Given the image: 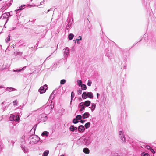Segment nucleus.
Here are the masks:
<instances>
[{
  "mask_svg": "<svg viewBox=\"0 0 156 156\" xmlns=\"http://www.w3.org/2000/svg\"><path fill=\"white\" fill-rule=\"evenodd\" d=\"M9 119L11 121H15L16 122H19L20 120V117L19 115H16L11 114L9 117Z\"/></svg>",
  "mask_w": 156,
  "mask_h": 156,
  "instance_id": "obj_1",
  "label": "nucleus"
},
{
  "mask_svg": "<svg viewBox=\"0 0 156 156\" xmlns=\"http://www.w3.org/2000/svg\"><path fill=\"white\" fill-rule=\"evenodd\" d=\"M93 133L91 132L89 136L87 137H86L84 139L85 144L86 145H88L91 143V135Z\"/></svg>",
  "mask_w": 156,
  "mask_h": 156,
  "instance_id": "obj_2",
  "label": "nucleus"
},
{
  "mask_svg": "<svg viewBox=\"0 0 156 156\" xmlns=\"http://www.w3.org/2000/svg\"><path fill=\"white\" fill-rule=\"evenodd\" d=\"M119 137L121 140L122 142L123 143L125 142L126 141L123 132L122 131H120L119 132Z\"/></svg>",
  "mask_w": 156,
  "mask_h": 156,
  "instance_id": "obj_3",
  "label": "nucleus"
},
{
  "mask_svg": "<svg viewBox=\"0 0 156 156\" xmlns=\"http://www.w3.org/2000/svg\"><path fill=\"white\" fill-rule=\"evenodd\" d=\"M47 88V86L45 84L44 86L41 87L39 89L38 91L41 94L45 92Z\"/></svg>",
  "mask_w": 156,
  "mask_h": 156,
  "instance_id": "obj_4",
  "label": "nucleus"
},
{
  "mask_svg": "<svg viewBox=\"0 0 156 156\" xmlns=\"http://www.w3.org/2000/svg\"><path fill=\"white\" fill-rule=\"evenodd\" d=\"M65 57L67 56L69 53V49L67 47H66L63 50Z\"/></svg>",
  "mask_w": 156,
  "mask_h": 156,
  "instance_id": "obj_5",
  "label": "nucleus"
},
{
  "mask_svg": "<svg viewBox=\"0 0 156 156\" xmlns=\"http://www.w3.org/2000/svg\"><path fill=\"white\" fill-rule=\"evenodd\" d=\"M11 16L12 15H10L9 12H8L6 13H4L3 14L1 17V18L2 19L8 18L9 16Z\"/></svg>",
  "mask_w": 156,
  "mask_h": 156,
  "instance_id": "obj_6",
  "label": "nucleus"
},
{
  "mask_svg": "<svg viewBox=\"0 0 156 156\" xmlns=\"http://www.w3.org/2000/svg\"><path fill=\"white\" fill-rule=\"evenodd\" d=\"M78 107L80 108V111L81 112L83 111L85 108V106L83 104V102L80 103L78 106Z\"/></svg>",
  "mask_w": 156,
  "mask_h": 156,
  "instance_id": "obj_7",
  "label": "nucleus"
},
{
  "mask_svg": "<svg viewBox=\"0 0 156 156\" xmlns=\"http://www.w3.org/2000/svg\"><path fill=\"white\" fill-rule=\"evenodd\" d=\"M78 129L79 132H82L84 131L85 129L84 126L80 125L79 126Z\"/></svg>",
  "mask_w": 156,
  "mask_h": 156,
  "instance_id": "obj_8",
  "label": "nucleus"
},
{
  "mask_svg": "<svg viewBox=\"0 0 156 156\" xmlns=\"http://www.w3.org/2000/svg\"><path fill=\"white\" fill-rule=\"evenodd\" d=\"M91 102L90 101H85L84 103H83V104L85 106L88 107L90 104Z\"/></svg>",
  "mask_w": 156,
  "mask_h": 156,
  "instance_id": "obj_9",
  "label": "nucleus"
},
{
  "mask_svg": "<svg viewBox=\"0 0 156 156\" xmlns=\"http://www.w3.org/2000/svg\"><path fill=\"white\" fill-rule=\"evenodd\" d=\"M90 115L89 113L88 112L85 113L82 116L83 119L87 118L89 117Z\"/></svg>",
  "mask_w": 156,
  "mask_h": 156,
  "instance_id": "obj_10",
  "label": "nucleus"
},
{
  "mask_svg": "<svg viewBox=\"0 0 156 156\" xmlns=\"http://www.w3.org/2000/svg\"><path fill=\"white\" fill-rule=\"evenodd\" d=\"M53 108L54 106L52 104H50V105H48L47 107V108H48L49 109L50 111L49 112H50L52 111Z\"/></svg>",
  "mask_w": 156,
  "mask_h": 156,
  "instance_id": "obj_11",
  "label": "nucleus"
},
{
  "mask_svg": "<svg viewBox=\"0 0 156 156\" xmlns=\"http://www.w3.org/2000/svg\"><path fill=\"white\" fill-rule=\"evenodd\" d=\"M69 129L71 131H74V130H77V128L74 126L71 125L70 126Z\"/></svg>",
  "mask_w": 156,
  "mask_h": 156,
  "instance_id": "obj_12",
  "label": "nucleus"
},
{
  "mask_svg": "<svg viewBox=\"0 0 156 156\" xmlns=\"http://www.w3.org/2000/svg\"><path fill=\"white\" fill-rule=\"evenodd\" d=\"M82 98L83 99H86L87 97V93L86 92H84L82 94Z\"/></svg>",
  "mask_w": 156,
  "mask_h": 156,
  "instance_id": "obj_13",
  "label": "nucleus"
},
{
  "mask_svg": "<svg viewBox=\"0 0 156 156\" xmlns=\"http://www.w3.org/2000/svg\"><path fill=\"white\" fill-rule=\"evenodd\" d=\"M24 6L25 5H23L21 6L20 7H18L17 8V9H16L15 10V11H16V12H18V11L19 10L23 9L24 8Z\"/></svg>",
  "mask_w": 156,
  "mask_h": 156,
  "instance_id": "obj_14",
  "label": "nucleus"
},
{
  "mask_svg": "<svg viewBox=\"0 0 156 156\" xmlns=\"http://www.w3.org/2000/svg\"><path fill=\"white\" fill-rule=\"evenodd\" d=\"M49 133L47 131H45L43 132L42 134L41 135L42 136H48L49 134Z\"/></svg>",
  "mask_w": 156,
  "mask_h": 156,
  "instance_id": "obj_15",
  "label": "nucleus"
},
{
  "mask_svg": "<svg viewBox=\"0 0 156 156\" xmlns=\"http://www.w3.org/2000/svg\"><path fill=\"white\" fill-rule=\"evenodd\" d=\"M87 96L90 98H92L93 97V93L91 92L87 93Z\"/></svg>",
  "mask_w": 156,
  "mask_h": 156,
  "instance_id": "obj_16",
  "label": "nucleus"
},
{
  "mask_svg": "<svg viewBox=\"0 0 156 156\" xmlns=\"http://www.w3.org/2000/svg\"><path fill=\"white\" fill-rule=\"evenodd\" d=\"M89 108H91V110L93 111L95 108L96 105L94 103H92L91 107Z\"/></svg>",
  "mask_w": 156,
  "mask_h": 156,
  "instance_id": "obj_17",
  "label": "nucleus"
},
{
  "mask_svg": "<svg viewBox=\"0 0 156 156\" xmlns=\"http://www.w3.org/2000/svg\"><path fill=\"white\" fill-rule=\"evenodd\" d=\"M83 151L84 153L86 154H89L90 152L89 149L87 148H84L83 149Z\"/></svg>",
  "mask_w": 156,
  "mask_h": 156,
  "instance_id": "obj_18",
  "label": "nucleus"
},
{
  "mask_svg": "<svg viewBox=\"0 0 156 156\" xmlns=\"http://www.w3.org/2000/svg\"><path fill=\"white\" fill-rule=\"evenodd\" d=\"M14 54L15 56H17V55L22 56L23 54V53L22 52H14Z\"/></svg>",
  "mask_w": 156,
  "mask_h": 156,
  "instance_id": "obj_19",
  "label": "nucleus"
},
{
  "mask_svg": "<svg viewBox=\"0 0 156 156\" xmlns=\"http://www.w3.org/2000/svg\"><path fill=\"white\" fill-rule=\"evenodd\" d=\"M6 90H7L9 91V92H11V91H12L13 90H15V89H14L13 88L9 87H7L6 88Z\"/></svg>",
  "mask_w": 156,
  "mask_h": 156,
  "instance_id": "obj_20",
  "label": "nucleus"
},
{
  "mask_svg": "<svg viewBox=\"0 0 156 156\" xmlns=\"http://www.w3.org/2000/svg\"><path fill=\"white\" fill-rule=\"evenodd\" d=\"M49 151L48 150H46L43 153V155L42 156H47L48 153Z\"/></svg>",
  "mask_w": 156,
  "mask_h": 156,
  "instance_id": "obj_21",
  "label": "nucleus"
},
{
  "mask_svg": "<svg viewBox=\"0 0 156 156\" xmlns=\"http://www.w3.org/2000/svg\"><path fill=\"white\" fill-rule=\"evenodd\" d=\"M74 37V35L73 34L71 33L69 35L68 38L69 40H71Z\"/></svg>",
  "mask_w": 156,
  "mask_h": 156,
  "instance_id": "obj_22",
  "label": "nucleus"
},
{
  "mask_svg": "<svg viewBox=\"0 0 156 156\" xmlns=\"http://www.w3.org/2000/svg\"><path fill=\"white\" fill-rule=\"evenodd\" d=\"M80 87H81V88L83 90H85L87 89L86 86L84 84H82Z\"/></svg>",
  "mask_w": 156,
  "mask_h": 156,
  "instance_id": "obj_23",
  "label": "nucleus"
},
{
  "mask_svg": "<svg viewBox=\"0 0 156 156\" xmlns=\"http://www.w3.org/2000/svg\"><path fill=\"white\" fill-rule=\"evenodd\" d=\"M77 82L78 85L80 87L82 84V83L81 80H78L77 81Z\"/></svg>",
  "mask_w": 156,
  "mask_h": 156,
  "instance_id": "obj_24",
  "label": "nucleus"
},
{
  "mask_svg": "<svg viewBox=\"0 0 156 156\" xmlns=\"http://www.w3.org/2000/svg\"><path fill=\"white\" fill-rule=\"evenodd\" d=\"M90 123L89 122H87L85 124V126L86 128V129H87L90 127Z\"/></svg>",
  "mask_w": 156,
  "mask_h": 156,
  "instance_id": "obj_25",
  "label": "nucleus"
},
{
  "mask_svg": "<svg viewBox=\"0 0 156 156\" xmlns=\"http://www.w3.org/2000/svg\"><path fill=\"white\" fill-rule=\"evenodd\" d=\"M74 96V93H73V92H72L71 93V101H70V103H71L72 102V101L73 100V98Z\"/></svg>",
  "mask_w": 156,
  "mask_h": 156,
  "instance_id": "obj_26",
  "label": "nucleus"
},
{
  "mask_svg": "<svg viewBox=\"0 0 156 156\" xmlns=\"http://www.w3.org/2000/svg\"><path fill=\"white\" fill-rule=\"evenodd\" d=\"M82 118V116L80 115H78L76 116V119L77 120H80Z\"/></svg>",
  "mask_w": 156,
  "mask_h": 156,
  "instance_id": "obj_27",
  "label": "nucleus"
},
{
  "mask_svg": "<svg viewBox=\"0 0 156 156\" xmlns=\"http://www.w3.org/2000/svg\"><path fill=\"white\" fill-rule=\"evenodd\" d=\"M142 156H149V154L147 153H146L145 152H143L142 153Z\"/></svg>",
  "mask_w": 156,
  "mask_h": 156,
  "instance_id": "obj_28",
  "label": "nucleus"
},
{
  "mask_svg": "<svg viewBox=\"0 0 156 156\" xmlns=\"http://www.w3.org/2000/svg\"><path fill=\"white\" fill-rule=\"evenodd\" d=\"M92 84V82L90 80H88V82L87 83V85L89 86H91V84Z\"/></svg>",
  "mask_w": 156,
  "mask_h": 156,
  "instance_id": "obj_29",
  "label": "nucleus"
},
{
  "mask_svg": "<svg viewBox=\"0 0 156 156\" xmlns=\"http://www.w3.org/2000/svg\"><path fill=\"white\" fill-rule=\"evenodd\" d=\"M66 82V80L64 79L60 81V83L61 84H63Z\"/></svg>",
  "mask_w": 156,
  "mask_h": 156,
  "instance_id": "obj_30",
  "label": "nucleus"
},
{
  "mask_svg": "<svg viewBox=\"0 0 156 156\" xmlns=\"http://www.w3.org/2000/svg\"><path fill=\"white\" fill-rule=\"evenodd\" d=\"M26 66H25V67H24L23 68H22L21 69H20V70H13V71L14 72H20V71H21V70H22L23 69H24V68H25Z\"/></svg>",
  "mask_w": 156,
  "mask_h": 156,
  "instance_id": "obj_31",
  "label": "nucleus"
},
{
  "mask_svg": "<svg viewBox=\"0 0 156 156\" xmlns=\"http://www.w3.org/2000/svg\"><path fill=\"white\" fill-rule=\"evenodd\" d=\"M10 36L9 35L8 36V37L6 39L5 41L7 43H8L10 41Z\"/></svg>",
  "mask_w": 156,
  "mask_h": 156,
  "instance_id": "obj_32",
  "label": "nucleus"
},
{
  "mask_svg": "<svg viewBox=\"0 0 156 156\" xmlns=\"http://www.w3.org/2000/svg\"><path fill=\"white\" fill-rule=\"evenodd\" d=\"M73 122L74 124H76L78 122V121L76 119H74L73 121Z\"/></svg>",
  "mask_w": 156,
  "mask_h": 156,
  "instance_id": "obj_33",
  "label": "nucleus"
},
{
  "mask_svg": "<svg viewBox=\"0 0 156 156\" xmlns=\"http://www.w3.org/2000/svg\"><path fill=\"white\" fill-rule=\"evenodd\" d=\"M53 93V92H52L51 94L50 95L49 99L51 101L54 98V96L52 95V94Z\"/></svg>",
  "mask_w": 156,
  "mask_h": 156,
  "instance_id": "obj_34",
  "label": "nucleus"
},
{
  "mask_svg": "<svg viewBox=\"0 0 156 156\" xmlns=\"http://www.w3.org/2000/svg\"><path fill=\"white\" fill-rule=\"evenodd\" d=\"M13 103L14 105H15V106L17 105V104H18V102L17 101V100H16L15 101H14L13 102Z\"/></svg>",
  "mask_w": 156,
  "mask_h": 156,
  "instance_id": "obj_35",
  "label": "nucleus"
},
{
  "mask_svg": "<svg viewBox=\"0 0 156 156\" xmlns=\"http://www.w3.org/2000/svg\"><path fill=\"white\" fill-rule=\"evenodd\" d=\"M22 149L23 150H24V151L25 152H27V149L25 147H22Z\"/></svg>",
  "mask_w": 156,
  "mask_h": 156,
  "instance_id": "obj_36",
  "label": "nucleus"
},
{
  "mask_svg": "<svg viewBox=\"0 0 156 156\" xmlns=\"http://www.w3.org/2000/svg\"><path fill=\"white\" fill-rule=\"evenodd\" d=\"M82 90L80 89H79L77 90V93L78 94H80L82 93Z\"/></svg>",
  "mask_w": 156,
  "mask_h": 156,
  "instance_id": "obj_37",
  "label": "nucleus"
},
{
  "mask_svg": "<svg viewBox=\"0 0 156 156\" xmlns=\"http://www.w3.org/2000/svg\"><path fill=\"white\" fill-rule=\"evenodd\" d=\"M44 1V0H43V1H42V2H41L40 3V4L39 5H37V6H36V5H34L33 6V7H35V6H37V7H38L39 5H42V3H43V2Z\"/></svg>",
  "mask_w": 156,
  "mask_h": 156,
  "instance_id": "obj_38",
  "label": "nucleus"
},
{
  "mask_svg": "<svg viewBox=\"0 0 156 156\" xmlns=\"http://www.w3.org/2000/svg\"><path fill=\"white\" fill-rule=\"evenodd\" d=\"M78 38H78V39H76V41H78L79 40H81L82 39V38H81V37L80 36H79L78 37Z\"/></svg>",
  "mask_w": 156,
  "mask_h": 156,
  "instance_id": "obj_39",
  "label": "nucleus"
},
{
  "mask_svg": "<svg viewBox=\"0 0 156 156\" xmlns=\"http://www.w3.org/2000/svg\"><path fill=\"white\" fill-rule=\"evenodd\" d=\"M145 148H147L148 149H150L151 148L150 147V146H148V145H146L145 146Z\"/></svg>",
  "mask_w": 156,
  "mask_h": 156,
  "instance_id": "obj_40",
  "label": "nucleus"
},
{
  "mask_svg": "<svg viewBox=\"0 0 156 156\" xmlns=\"http://www.w3.org/2000/svg\"><path fill=\"white\" fill-rule=\"evenodd\" d=\"M27 56L26 55H23V58L24 59H26V58L27 57Z\"/></svg>",
  "mask_w": 156,
  "mask_h": 156,
  "instance_id": "obj_41",
  "label": "nucleus"
},
{
  "mask_svg": "<svg viewBox=\"0 0 156 156\" xmlns=\"http://www.w3.org/2000/svg\"><path fill=\"white\" fill-rule=\"evenodd\" d=\"M78 100H79V101H80V102H81L82 101V99L81 98H78Z\"/></svg>",
  "mask_w": 156,
  "mask_h": 156,
  "instance_id": "obj_42",
  "label": "nucleus"
},
{
  "mask_svg": "<svg viewBox=\"0 0 156 156\" xmlns=\"http://www.w3.org/2000/svg\"><path fill=\"white\" fill-rule=\"evenodd\" d=\"M114 156H120V155L119 156L118 153H115L114 154Z\"/></svg>",
  "mask_w": 156,
  "mask_h": 156,
  "instance_id": "obj_43",
  "label": "nucleus"
},
{
  "mask_svg": "<svg viewBox=\"0 0 156 156\" xmlns=\"http://www.w3.org/2000/svg\"><path fill=\"white\" fill-rule=\"evenodd\" d=\"M150 151H151L153 153H154V150L152 148H150Z\"/></svg>",
  "mask_w": 156,
  "mask_h": 156,
  "instance_id": "obj_44",
  "label": "nucleus"
},
{
  "mask_svg": "<svg viewBox=\"0 0 156 156\" xmlns=\"http://www.w3.org/2000/svg\"><path fill=\"white\" fill-rule=\"evenodd\" d=\"M5 87H4L2 85H0V88H5Z\"/></svg>",
  "mask_w": 156,
  "mask_h": 156,
  "instance_id": "obj_45",
  "label": "nucleus"
},
{
  "mask_svg": "<svg viewBox=\"0 0 156 156\" xmlns=\"http://www.w3.org/2000/svg\"><path fill=\"white\" fill-rule=\"evenodd\" d=\"M80 122L82 123H84V122H85V121L84 120H81L80 121Z\"/></svg>",
  "mask_w": 156,
  "mask_h": 156,
  "instance_id": "obj_46",
  "label": "nucleus"
},
{
  "mask_svg": "<svg viewBox=\"0 0 156 156\" xmlns=\"http://www.w3.org/2000/svg\"><path fill=\"white\" fill-rule=\"evenodd\" d=\"M99 94H98V93H97V98H98V96H99Z\"/></svg>",
  "mask_w": 156,
  "mask_h": 156,
  "instance_id": "obj_47",
  "label": "nucleus"
},
{
  "mask_svg": "<svg viewBox=\"0 0 156 156\" xmlns=\"http://www.w3.org/2000/svg\"><path fill=\"white\" fill-rule=\"evenodd\" d=\"M50 11V9H49L48 10L47 12H46V13H48L49 11Z\"/></svg>",
  "mask_w": 156,
  "mask_h": 156,
  "instance_id": "obj_48",
  "label": "nucleus"
},
{
  "mask_svg": "<svg viewBox=\"0 0 156 156\" xmlns=\"http://www.w3.org/2000/svg\"><path fill=\"white\" fill-rule=\"evenodd\" d=\"M36 126V127H35V128H36V127L37 126V124L36 125H35Z\"/></svg>",
  "mask_w": 156,
  "mask_h": 156,
  "instance_id": "obj_49",
  "label": "nucleus"
},
{
  "mask_svg": "<svg viewBox=\"0 0 156 156\" xmlns=\"http://www.w3.org/2000/svg\"><path fill=\"white\" fill-rule=\"evenodd\" d=\"M64 156V155H63V154H62V155H61V156Z\"/></svg>",
  "mask_w": 156,
  "mask_h": 156,
  "instance_id": "obj_50",
  "label": "nucleus"
},
{
  "mask_svg": "<svg viewBox=\"0 0 156 156\" xmlns=\"http://www.w3.org/2000/svg\"><path fill=\"white\" fill-rule=\"evenodd\" d=\"M8 19H7L6 21V23L7 22V21H8Z\"/></svg>",
  "mask_w": 156,
  "mask_h": 156,
  "instance_id": "obj_51",
  "label": "nucleus"
},
{
  "mask_svg": "<svg viewBox=\"0 0 156 156\" xmlns=\"http://www.w3.org/2000/svg\"><path fill=\"white\" fill-rule=\"evenodd\" d=\"M15 28H15H13L12 30H14Z\"/></svg>",
  "mask_w": 156,
  "mask_h": 156,
  "instance_id": "obj_52",
  "label": "nucleus"
},
{
  "mask_svg": "<svg viewBox=\"0 0 156 156\" xmlns=\"http://www.w3.org/2000/svg\"><path fill=\"white\" fill-rule=\"evenodd\" d=\"M3 92H5V91L4 90H3Z\"/></svg>",
  "mask_w": 156,
  "mask_h": 156,
  "instance_id": "obj_53",
  "label": "nucleus"
},
{
  "mask_svg": "<svg viewBox=\"0 0 156 156\" xmlns=\"http://www.w3.org/2000/svg\"><path fill=\"white\" fill-rule=\"evenodd\" d=\"M18 24H20V23H18Z\"/></svg>",
  "mask_w": 156,
  "mask_h": 156,
  "instance_id": "obj_54",
  "label": "nucleus"
},
{
  "mask_svg": "<svg viewBox=\"0 0 156 156\" xmlns=\"http://www.w3.org/2000/svg\"><path fill=\"white\" fill-rule=\"evenodd\" d=\"M48 57H47L46 59H47L48 58Z\"/></svg>",
  "mask_w": 156,
  "mask_h": 156,
  "instance_id": "obj_55",
  "label": "nucleus"
},
{
  "mask_svg": "<svg viewBox=\"0 0 156 156\" xmlns=\"http://www.w3.org/2000/svg\"><path fill=\"white\" fill-rule=\"evenodd\" d=\"M1 0H0V1H1Z\"/></svg>",
  "mask_w": 156,
  "mask_h": 156,
  "instance_id": "obj_56",
  "label": "nucleus"
}]
</instances>
